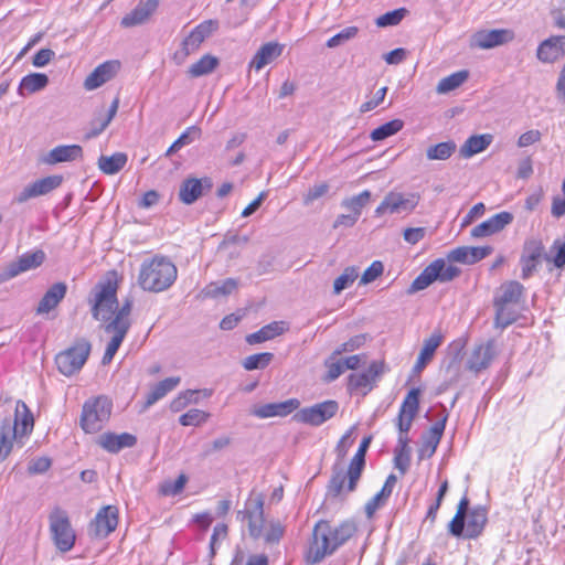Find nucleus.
<instances>
[{
  "label": "nucleus",
  "instance_id": "nucleus-1",
  "mask_svg": "<svg viewBox=\"0 0 565 565\" xmlns=\"http://www.w3.org/2000/svg\"><path fill=\"white\" fill-rule=\"evenodd\" d=\"M358 532L354 520H345L338 524L329 521H318L311 532L305 558L308 564H318L332 555Z\"/></svg>",
  "mask_w": 565,
  "mask_h": 565
},
{
  "label": "nucleus",
  "instance_id": "nucleus-2",
  "mask_svg": "<svg viewBox=\"0 0 565 565\" xmlns=\"http://www.w3.org/2000/svg\"><path fill=\"white\" fill-rule=\"evenodd\" d=\"M34 416L28 405L18 399L14 403L13 420L0 422V463L6 461L15 446L22 447L34 429Z\"/></svg>",
  "mask_w": 565,
  "mask_h": 565
},
{
  "label": "nucleus",
  "instance_id": "nucleus-3",
  "mask_svg": "<svg viewBox=\"0 0 565 565\" xmlns=\"http://www.w3.org/2000/svg\"><path fill=\"white\" fill-rule=\"evenodd\" d=\"M177 277L175 264L168 256L157 254L140 264L137 284L143 291L159 294L168 290Z\"/></svg>",
  "mask_w": 565,
  "mask_h": 565
},
{
  "label": "nucleus",
  "instance_id": "nucleus-4",
  "mask_svg": "<svg viewBox=\"0 0 565 565\" xmlns=\"http://www.w3.org/2000/svg\"><path fill=\"white\" fill-rule=\"evenodd\" d=\"M113 413V401L106 395L93 396L83 404L79 426L86 434H96L107 425Z\"/></svg>",
  "mask_w": 565,
  "mask_h": 565
},
{
  "label": "nucleus",
  "instance_id": "nucleus-5",
  "mask_svg": "<svg viewBox=\"0 0 565 565\" xmlns=\"http://www.w3.org/2000/svg\"><path fill=\"white\" fill-rule=\"evenodd\" d=\"M122 282V275L110 269L96 286L95 299L92 308L95 319L105 318V312H110L117 306V291Z\"/></svg>",
  "mask_w": 565,
  "mask_h": 565
},
{
  "label": "nucleus",
  "instance_id": "nucleus-6",
  "mask_svg": "<svg viewBox=\"0 0 565 565\" xmlns=\"http://www.w3.org/2000/svg\"><path fill=\"white\" fill-rule=\"evenodd\" d=\"M524 291V287L516 280L503 282L497 297L493 300L495 307V327L507 328L516 320L515 312L511 310V306L520 301Z\"/></svg>",
  "mask_w": 565,
  "mask_h": 565
},
{
  "label": "nucleus",
  "instance_id": "nucleus-7",
  "mask_svg": "<svg viewBox=\"0 0 565 565\" xmlns=\"http://www.w3.org/2000/svg\"><path fill=\"white\" fill-rule=\"evenodd\" d=\"M132 299H125L121 307L115 312L114 318L105 326V331L111 334V339L108 342L103 356L104 364L111 362L130 329L131 322L129 317L132 310Z\"/></svg>",
  "mask_w": 565,
  "mask_h": 565
},
{
  "label": "nucleus",
  "instance_id": "nucleus-8",
  "mask_svg": "<svg viewBox=\"0 0 565 565\" xmlns=\"http://www.w3.org/2000/svg\"><path fill=\"white\" fill-rule=\"evenodd\" d=\"M457 266L448 265L444 258H437L426 266L423 271L413 280L408 292L413 294L426 289L434 281H451L460 275Z\"/></svg>",
  "mask_w": 565,
  "mask_h": 565
},
{
  "label": "nucleus",
  "instance_id": "nucleus-9",
  "mask_svg": "<svg viewBox=\"0 0 565 565\" xmlns=\"http://www.w3.org/2000/svg\"><path fill=\"white\" fill-rule=\"evenodd\" d=\"M89 354L90 343L79 339L55 356L56 367L63 375L72 376L82 370Z\"/></svg>",
  "mask_w": 565,
  "mask_h": 565
},
{
  "label": "nucleus",
  "instance_id": "nucleus-10",
  "mask_svg": "<svg viewBox=\"0 0 565 565\" xmlns=\"http://www.w3.org/2000/svg\"><path fill=\"white\" fill-rule=\"evenodd\" d=\"M50 532L56 548L63 553L74 547L76 535L66 511L55 508L49 515Z\"/></svg>",
  "mask_w": 565,
  "mask_h": 565
},
{
  "label": "nucleus",
  "instance_id": "nucleus-11",
  "mask_svg": "<svg viewBox=\"0 0 565 565\" xmlns=\"http://www.w3.org/2000/svg\"><path fill=\"white\" fill-rule=\"evenodd\" d=\"M386 370L387 365L384 360H375L369 364L365 371L351 373L347 383L349 393L366 396L376 386Z\"/></svg>",
  "mask_w": 565,
  "mask_h": 565
},
{
  "label": "nucleus",
  "instance_id": "nucleus-12",
  "mask_svg": "<svg viewBox=\"0 0 565 565\" xmlns=\"http://www.w3.org/2000/svg\"><path fill=\"white\" fill-rule=\"evenodd\" d=\"M339 412V404L334 399L323 401L307 407H299L292 416L297 423L318 427L333 418Z\"/></svg>",
  "mask_w": 565,
  "mask_h": 565
},
{
  "label": "nucleus",
  "instance_id": "nucleus-13",
  "mask_svg": "<svg viewBox=\"0 0 565 565\" xmlns=\"http://www.w3.org/2000/svg\"><path fill=\"white\" fill-rule=\"evenodd\" d=\"M419 398L420 390L418 387H413L409 390V392L404 397L395 419L398 437L408 438V431L419 412Z\"/></svg>",
  "mask_w": 565,
  "mask_h": 565
},
{
  "label": "nucleus",
  "instance_id": "nucleus-14",
  "mask_svg": "<svg viewBox=\"0 0 565 565\" xmlns=\"http://www.w3.org/2000/svg\"><path fill=\"white\" fill-rule=\"evenodd\" d=\"M264 502L260 497H248L243 510H239L237 518L247 525L250 536L257 539L263 534L264 527Z\"/></svg>",
  "mask_w": 565,
  "mask_h": 565
},
{
  "label": "nucleus",
  "instance_id": "nucleus-15",
  "mask_svg": "<svg viewBox=\"0 0 565 565\" xmlns=\"http://www.w3.org/2000/svg\"><path fill=\"white\" fill-rule=\"evenodd\" d=\"M544 256L545 247L541 239L530 238L525 241L520 257L521 277L523 279L530 278L536 271Z\"/></svg>",
  "mask_w": 565,
  "mask_h": 565
},
{
  "label": "nucleus",
  "instance_id": "nucleus-16",
  "mask_svg": "<svg viewBox=\"0 0 565 565\" xmlns=\"http://www.w3.org/2000/svg\"><path fill=\"white\" fill-rule=\"evenodd\" d=\"M216 28L217 23L213 20H205L198 24L181 43L180 62L196 52L201 44L216 30Z\"/></svg>",
  "mask_w": 565,
  "mask_h": 565
},
{
  "label": "nucleus",
  "instance_id": "nucleus-17",
  "mask_svg": "<svg viewBox=\"0 0 565 565\" xmlns=\"http://www.w3.org/2000/svg\"><path fill=\"white\" fill-rule=\"evenodd\" d=\"M118 524V509L106 505L98 511L89 524V535L96 539H105L114 532Z\"/></svg>",
  "mask_w": 565,
  "mask_h": 565
},
{
  "label": "nucleus",
  "instance_id": "nucleus-18",
  "mask_svg": "<svg viewBox=\"0 0 565 565\" xmlns=\"http://www.w3.org/2000/svg\"><path fill=\"white\" fill-rule=\"evenodd\" d=\"M361 475L362 470H356L352 463H349L347 470L340 469L334 471L328 486L329 492H331V494H345L353 492L356 489Z\"/></svg>",
  "mask_w": 565,
  "mask_h": 565
},
{
  "label": "nucleus",
  "instance_id": "nucleus-19",
  "mask_svg": "<svg viewBox=\"0 0 565 565\" xmlns=\"http://www.w3.org/2000/svg\"><path fill=\"white\" fill-rule=\"evenodd\" d=\"M418 195L409 194L405 196L398 192H390L385 195L381 204L375 209L376 215L385 213H398L401 211H413L418 204Z\"/></svg>",
  "mask_w": 565,
  "mask_h": 565
},
{
  "label": "nucleus",
  "instance_id": "nucleus-20",
  "mask_svg": "<svg viewBox=\"0 0 565 565\" xmlns=\"http://www.w3.org/2000/svg\"><path fill=\"white\" fill-rule=\"evenodd\" d=\"M514 32L510 29L480 30L472 35V45L488 50L513 41Z\"/></svg>",
  "mask_w": 565,
  "mask_h": 565
},
{
  "label": "nucleus",
  "instance_id": "nucleus-21",
  "mask_svg": "<svg viewBox=\"0 0 565 565\" xmlns=\"http://www.w3.org/2000/svg\"><path fill=\"white\" fill-rule=\"evenodd\" d=\"M119 70V61H106L93 70V72L85 78L83 86L86 90H94L113 79Z\"/></svg>",
  "mask_w": 565,
  "mask_h": 565
},
{
  "label": "nucleus",
  "instance_id": "nucleus-22",
  "mask_svg": "<svg viewBox=\"0 0 565 565\" xmlns=\"http://www.w3.org/2000/svg\"><path fill=\"white\" fill-rule=\"evenodd\" d=\"M159 8V0H139L137 6L120 20L122 28H134L148 22Z\"/></svg>",
  "mask_w": 565,
  "mask_h": 565
},
{
  "label": "nucleus",
  "instance_id": "nucleus-23",
  "mask_svg": "<svg viewBox=\"0 0 565 565\" xmlns=\"http://www.w3.org/2000/svg\"><path fill=\"white\" fill-rule=\"evenodd\" d=\"M45 254L43 250L38 249L32 253H24L17 262L11 263L6 273L0 275V284L4 280L11 279L21 273L36 268L43 264Z\"/></svg>",
  "mask_w": 565,
  "mask_h": 565
},
{
  "label": "nucleus",
  "instance_id": "nucleus-24",
  "mask_svg": "<svg viewBox=\"0 0 565 565\" xmlns=\"http://www.w3.org/2000/svg\"><path fill=\"white\" fill-rule=\"evenodd\" d=\"M300 401L298 398H288L282 402L268 403L255 407L253 415L258 418H270V417H287L292 413L299 411Z\"/></svg>",
  "mask_w": 565,
  "mask_h": 565
},
{
  "label": "nucleus",
  "instance_id": "nucleus-25",
  "mask_svg": "<svg viewBox=\"0 0 565 565\" xmlns=\"http://www.w3.org/2000/svg\"><path fill=\"white\" fill-rule=\"evenodd\" d=\"M565 55V35H552L541 42L536 57L542 63L553 64Z\"/></svg>",
  "mask_w": 565,
  "mask_h": 565
},
{
  "label": "nucleus",
  "instance_id": "nucleus-26",
  "mask_svg": "<svg viewBox=\"0 0 565 565\" xmlns=\"http://www.w3.org/2000/svg\"><path fill=\"white\" fill-rule=\"evenodd\" d=\"M136 444L137 437L130 433L105 431L97 439V445L109 454H118L122 449L135 447Z\"/></svg>",
  "mask_w": 565,
  "mask_h": 565
},
{
  "label": "nucleus",
  "instance_id": "nucleus-27",
  "mask_svg": "<svg viewBox=\"0 0 565 565\" xmlns=\"http://www.w3.org/2000/svg\"><path fill=\"white\" fill-rule=\"evenodd\" d=\"M513 221L512 213L508 211H503L497 213L495 215L489 217L482 223L478 224L471 230V237L473 238H482L487 236H491L495 233L501 232L505 226L511 224Z\"/></svg>",
  "mask_w": 565,
  "mask_h": 565
},
{
  "label": "nucleus",
  "instance_id": "nucleus-28",
  "mask_svg": "<svg viewBox=\"0 0 565 565\" xmlns=\"http://www.w3.org/2000/svg\"><path fill=\"white\" fill-rule=\"evenodd\" d=\"M62 175H49L34 181L23 189L17 201L23 203L32 198L45 195L62 184Z\"/></svg>",
  "mask_w": 565,
  "mask_h": 565
},
{
  "label": "nucleus",
  "instance_id": "nucleus-29",
  "mask_svg": "<svg viewBox=\"0 0 565 565\" xmlns=\"http://www.w3.org/2000/svg\"><path fill=\"white\" fill-rule=\"evenodd\" d=\"M491 246H460L451 249L447 259L449 262L472 265L486 258L492 253Z\"/></svg>",
  "mask_w": 565,
  "mask_h": 565
},
{
  "label": "nucleus",
  "instance_id": "nucleus-30",
  "mask_svg": "<svg viewBox=\"0 0 565 565\" xmlns=\"http://www.w3.org/2000/svg\"><path fill=\"white\" fill-rule=\"evenodd\" d=\"M67 285L63 281L53 284L40 299L35 309L36 315L43 316L56 309L61 301L65 298Z\"/></svg>",
  "mask_w": 565,
  "mask_h": 565
},
{
  "label": "nucleus",
  "instance_id": "nucleus-31",
  "mask_svg": "<svg viewBox=\"0 0 565 565\" xmlns=\"http://www.w3.org/2000/svg\"><path fill=\"white\" fill-rule=\"evenodd\" d=\"M444 341V334L440 330H435L427 339L424 340L420 352L414 364L413 372L420 373L433 360L436 350Z\"/></svg>",
  "mask_w": 565,
  "mask_h": 565
},
{
  "label": "nucleus",
  "instance_id": "nucleus-32",
  "mask_svg": "<svg viewBox=\"0 0 565 565\" xmlns=\"http://www.w3.org/2000/svg\"><path fill=\"white\" fill-rule=\"evenodd\" d=\"M494 355L493 341H488L486 344L477 345L472 350L467 366L470 371L478 373L489 367Z\"/></svg>",
  "mask_w": 565,
  "mask_h": 565
},
{
  "label": "nucleus",
  "instance_id": "nucleus-33",
  "mask_svg": "<svg viewBox=\"0 0 565 565\" xmlns=\"http://www.w3.org/2000/svg\"><path fill=\"white\" fill-rule=\"evenodd\" d=\"M284 44L278 42H267L263 44L255 53L249 63V67L259 72L267 64L279 57L284 51Z\"/></svg>",
  "mask_w": 565,
  "mask_h": 565
},
{
  "label": "nucleus",
  "instance_id": "nucleus-34",
  "mask_svg": "<svg viewBox=\"0 0 565 565\" xmlns=\"http://www.w3.org/2000/svg\"><path fill=\"white\" fill-rule=\"evenodd\" d=\"M287 329L286 322L273 321L262 327L258 331L247 334L245 340L250 345L263 343L282 334Z\"/></svg>",
  "mask_w": 565,
  "mask_h": 565
},
{
  "label": "nucleus",
  "instance_id": "nucleus-35",
  "mask_svg": "<svg viewBox=\"0 0 565 565\" xmlns=\"http://www.w3.org/2000/svg\"><path fill=\"white\" fill-rule=\"evenodd\" d=\"M487 509L477 507L466 513V533L465 537H478L487 523Z\"/></svg>",
  "mask_w": 565,
  "mask_h": 565
},
{
  "label": "nucleus",
  "instance_id": "nucleus-36",
  "mask_svg": "<svg viewBox=\"0 0 565 565\" xmlns=\"http://www.w3.org/2000/svg\"><path fill=\"white\" fill-rule=\"evenodd\" d=\"M83 157V149L78 145L57 146L53 148L45 161L49 164H56L61 162L74 161Z\"/></svg>",
  "mask_w": 565,
  "mask_h": 565
},
{
  "label": "nucleus",
  "instance_id": "nucleus-37",
  "mask_svg": "<svg viewBox=\"0 0 565 565\" xmlns=\"http://www.w3.org/2000/svg\"><path fill=\"white\" fill-rule=\"evenodd\" d=\"M492 140L493 136L491 134L470 136L460 147V154L463 158H471L486 150L491 145Z\"/></svg>",
  "mask_w": 565,
  "mask_h": 565
},
{
  "label": "nucleus",
  "instance_id": "nucleus-38",
  "mask_svg": "<svg viewBox=\"0 0 565 565\" xmlns=\"http://www.w3.org/2000/svg\"><path fill=\"white\" fill-rule=\"evenodd\" d=\"M445 430V422H437L434 425L430 426L427 437L425 438L420 449H419V456L420 458L424 457H431L443 437Z\"/></svg>",
  "mask_w": 565,
  "mask_h": 565
},
{
  "label": "nucleus",
  "instance_id": "nucleus-39",
  "mask_svg": "<svg viewBox=\"0 0 565 565\" xmlns=\"http://www.w3.org/2000/svg\"><path fill=\"white\" fill-rule=\"evenodd\" d=\"M203 193L202 180L196 178L185 179L179 191V199L184 204L194 203Z\"/></svg>",
  "mask_w": 565,
  "mask_h": 565
},
{
  "label": "nucleus",
  "instance_id": "nucleus-40",
  "mask_svg": "<svg viewBox=\"0 0 565 565\" xmlns=\"http://www.w3.org/2000/svg\"><path fill=\"white\" fill-rule=\"evenodd\" d=\"M49 77L43 73H31L22 77L19 85V94H33L46 87Z\"/></svg>",
  "mask_w": 565,
  "mask_h": 565
},
{
  "label": "nucleus",
  "instance_id": "nucleus-41",
  "mask_svg": "<svg viewBox=\"0 0 565 565\" xmlns=\"http://www.w3.org/2000/svg\"><path fill=\"white\" fill-rule=\"evenodd\" d=\"M408 444L409 438L398 437L394 451V465L402 476L406 473L411 465V447Z\"/></svg>",
  "mask_w": 565,
  "mask_h": 565
},
{
  "label": "nucleus",
  "instance_id": "nucleus-42",
  "mask_svg": "<svg viewBox=\"0 0 565 565\" xmlns=\"http://www.w3.org/2000/svg\"><path fill=\"white\" fill-rule=\"evenodd\" d=\"M218 64L220 61L216 56L204 54L189 67L188 74L192 78L201 77L211 74L218 66Z\"/></svg>",
  "mask_w": 565,
  "mask_h": 565
},
{
  "label": "nucleus",
  "instance_id": "nucleus-43",
  "mask_svg": "<svg viewBox=\"0 0 565 565\" xmlns=\"http://www.w3.org/2000/svg\"><path fill=\"white\" fill-rule=\"evenodd\" d=\"M128 161V157L124 152H115L111 156H102L98 159V168L105 174H115L124 169Z\"/></svg>",
  "mask_w": 565,
  "mask_h": 565
},
{
  "label": "nucleus",
  "instance_id": "nucleus-44",
  "mask_svg": "<svg viewBox=\"0 0 565 565\" xmlns=\"http://www.w3.org/2000/svg\"><path fill=\"white\" fill-rule=\"evenodd\" d=\"M180 383L179 376L167 377L160 381L147 395L146 405L150 406L174 390Z\"/></svg>",
  "mask_w": 565,
  "mask_h": 565
},
{
  "label": "nucleus",
  "instance_id": "nucleus-45",
  "mask_svg": "<svg viewBox=\"0 0 565 565\" xmlns=\"http://www.w3.org/2000/svg\"><path fill=\"white\" fill-rule=\"evenodd\" d=\"M118 105H119L118 98L114 99L109 110L106 114H104V115L97 116L92 121V129L86 134V138L87 139H90V138H94V137L98 136L99 134H102L106 129V127L114 119V117H115V115L117 113V109H118Z\"/></svg>",
  "mask_w": 565,
  "mask_h": 565
},
{
  "label": "nucleus",
  "instance_id": "nucleus-46",
  "mask_svg": "<svg viewBox=\"0 0 565 565\" xmlns=\"http://www.w3.org/2000/svg\"><path fill=\"white\" fill-rule=\"evenodd\" d=\"M469 501L467 497H462L459 502L458 510L451 522L449 523V532L454 536H461L466 533V513L468 511Z\"/></svg>",
  "mask_w": 565,
  "mask_h": 565
},
{
  "label": "nucleus",
  "instance_id": "nucleus-47",
  "mask_svg": "<svg viewBox=\"0 0 565 565\" xmlns=\"http://www.w3.org/2000/svg\"><path fill=\"white\" fill-rule=\"evenodd\" d=\"M469 72L466 70L455 72L441 78L436 87L437 93L446 94L461 86L468 78Z\"/></svg>",
  "mask_w": 565,
  "mask_h": 565
},
{
  "label": "nucleus",
  "instance_id": "nucleus-48",
  "mask_svg": "<svg viewBox=\"0 0 565 565\" xmlns=\"http://www.w3.org/2000/svg\"><path fill=\"white\" fill-rule=\"evenodd\" d=\"M404 127V122L401 119H393L387 121L380 127L372 130L370 137L373 141L384 140L398 131H401Z\"/></svg>",
  "mask_w": 565,
  "mask_h": 565
},
{
  "label": "nucleus",
  "instance_id": "nucleus-49",
  "mask_svg": "<svg viewBox=\"0 0 565 565\" xmlns=\"http://www.w3.org/2000/svg\"><path fill=\"white\" fill-rule=\"evenodd\" d=\"M456 150L454 141H445L434 145L427 149V158L429 160H447Z\"/></svg>",
  "mask_w": 565,
  "mask_h": 565
},
{
  "label": "nucleus",
  "instance_id": "nucleus-50",
  "mask_svg": "<svg viewBox=\"0 0 565 565\" xmlns=\"http://www.w3.org/2000/svg\"><path fill=\"white\" fill-rule=\"evenodd\" d=\"M274 358V354L270 352H263V353H256L248 355L243 361V367L246 371H253L256 369H265L269 365Z\"/></svg>",
  "mask_w": 565,
  "mask_h": 565
},
{
  "label": "nucleus",
  "instance_id": "nucleus-51",
  "mask_svg": "<svg viewBox=\"0 0 565 565\" xmlns=\"http://www.w3.org/2000/svg\"><path fill=\"white\" fill-rule=\"evenodd\" d=\"M201 136V129L196 126L188 127L179 138L168 148L167 156L172 154L178 151L183 146L192 142L194 138H199Z\"/></svg>",
  "mask_w": 565,
  "mask_h": 565
},
{
  "label": "nucleus",
  "instance_id": "nucleus-52",
  "mask_svg": "<svg viewBox=\"0 0 565 565\" xmlns=\"http://www.w3.org/2000/svg\"><path fill=\"white\" fill-rule=\"evenodd\" d=\"M238 282L234 278H227L221 284L212 282L207 286L206 294L211 297L226 296L237 289Z\"/></svg>",
  "mask_w": 565,
  "mask_h": 565
},
{
  "label": "nucleus",
  "instance_id": "nucleus-53",
  "mask_svg": "<svg viewBox=\"0 0 565 565\" xmlns=\"http://www.w3.org/2000/svg\"><path fill=\"white\" fill-rule=\"evenodd\" d=\"M359 277V271L355 267H347L343 273L333 282V292L340 294L345 288L350 287Z\"/></svg>",
  "mask_w": 565,
  "mask_h": 565
},
{
  "label": "nucleus",
  "instance_id": "nucleus-54",
  "mask_svg": "<svg viewBox=\"0 0 565 565\" xmlns=\"http://www.w3.org/2000/svg\"><path fill=\"white\" fill-rule=\"evenodd\" d=\"M210 417V414L198 408H191L182 414L179 422L182 426H200L204 424Z\"/></svg>",
  "mask_w": 565,
  "mask_h": 565
},
{
  "label": "nucleus",
  "instance_id": "nucleus-55",
  "mask_svg": "<svg viewBox=\"0 0 565 565\" xmlns=\"http://www.w3.org/2000/svg\"><path fill=\"white\" fill-rule=\"evenodd\" d=\"M337 356L338 355H333L332 353L331 356L324 361L327 372L323 376V381L327 383L337 380L344 372L343 362L337 359Z\"/></svg>",
  "mask_w": 565,
  "mask_h": 565
},
{
  "label": "nucleus",
  "instance_id": "nucleus-56",
  "mask_svg": "<svg viewBox=\"0 0 565 565\" xmlns=\"http://www.w3.org/2000/svg\"><path fill=\"white\" fill-rule=\"evenodd\" d=\"M407 10L405 8L395 9L380 15L375 23L379 28H386L397 25L406 15Z\"/></svg>",
  "mask_w": 565,
  "mask_h": 565
},
{
  "label": "nucleus",
  "instance_id": "nucleus-57",
  "mask_svg": "<svg viewBox=\"0 0 565 565\" xmlns=\"http://www.w3.org/2000/svg\"><path fill=\"white\" fill-rule=\"evenodd\" d=\"M371 198V193L367 190L362 191L360 194L347 199L342 202L343 206L351 209L353 211V214H355L358 217L361 214L362 207L369 202Z\"/></svg>",
  "mask_w": 565,
  "mask_h": 565
},
{
  "label": "nucleus",
  "instance_id": "nucleus-58",
  "mask_svg": "<svg viewBox=\"0 0 565 565\" xmlns=\"http://www.w3.org/2000/svg\"><path fill=\"white\" fill-rule=\"evenodd\" d=\"M366 334H358L350 338L348 341L343 342L337 350H334L333 355H340L342 353L352 352L362 348L366 342Z\"/></svg>",
  "mask_w": 565,
  "mask_h": 565
},
{
  "label": "nucleus",
  "instance_id": "nucleus-59",
  "mask_svg": "<svg viewBox=\"0 0 565 565\" xmlns=\"http://www.w3.org/2000/svg\"><path fill=\"white\" fill-rule=\"evenodd\" d=\"M358 32H359V29L356 26H348V28L343 29L341 32H339L335 35H333L332 38H330L327 41V46L330 49L335 47V46L340 45L341 43H343L344 41L353 39L358 34Z\"/></svg>",
  "mask_w": 565,
  "mask_h": 565
},
{
  "label": "nucleus",
  "instance_id": "nucleus-60",
  "mask_svg": "<svg viewBox=\"0 0 565 565\" xmlns=\"http://www.w3.org/2000/svg\"><path fill=\"white\" fill-rule=\"evenodd\" d=\"M198 391H184L180 393L175 398H173L170 403V409L174 413H178L185 408L191 402L194 394H196Z\"/></svg>",
  "mask_w": 565,
  "mask_h": 565
},
{
  "label": "nucleus",
  "instance_id": "nucleus-61",
  "mask_svg": "<svg viewBox=\"0 0 565 565\" xmlns=\"http://www.w3.org/2000/svg\"><path fill=\"white\" fill-rule=\"evenodd\" d=\"M370 441H371L370 437L364 438L361 441L356 452L354 454V456L352 457V459L350 461V463H352V466H354L356 470L361 469L363 471V469H364L365 455H366V450L369 448Z\"/></svg>",
  "mask_w": 565,
  "mask_h": 565
},
{
  "label": "nucleus",
  "instance_id": "nucleus-62",
  "mask_svg": "<svg viewBox=\"0 0 565 565\" xmlns=\"http://www.w3.org/2000/svg\"><path fill=\"white\" fill-rule=\"evenodd\" d=\"M384 270V266L380 260H374L362 274L361 284H370L379 278Z\"/></svg>",
  "mask_w": 565,
  "mask_h": 565
},
{
  "label": "nucleus",
  "instance_id": "nucleus-63",
  "mask_svg": "<svg viewBox=\"0 0 565 565\" xmlns=\"http://www.w3.org/2000/svg\"><path fill=\"white\" fill-rule=\"evenodd\" d=\"M186 482V475L181 473L173 482H166L161 488V492L162 494H178L184 489Z\"/></svg>",
  "mask_w": 565,
  "mask_h": 565
},
{
  "label": "nucleus",
  "instance_id": "nucleus-64",
  "mask_svg": "<svg viewBox=\"0 0 565 565\" xmlns=\"http://www.w3.org/2000/svg\"><path fill=\"white\" fill-rule=\"evenodd\" d=\"M554 256L550 259L555 267L563 268L565 266V242L555 241L552 245Z\"/></svg>",
  "mask_w": 565,
  "mask_h": 565
}]
</instances>
